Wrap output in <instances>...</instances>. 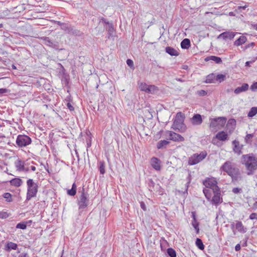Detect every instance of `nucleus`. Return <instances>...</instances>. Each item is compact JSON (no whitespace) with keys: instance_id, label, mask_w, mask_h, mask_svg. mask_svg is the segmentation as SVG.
<instances>
[{"instance_id":"obj_11","label":"nucleus","mask_w":257,"mask_h":257,"mask_svg":"<svg viewBox=\"0 0 257 257\" xmlns=\"http://www.w3.org/2000/svg\"><path fill=\"white\" fill-rule=\"evenodd\" d=\"M169 134V140L174 142H183L184 138L180 135L177 134L172 131H168Z\"/></svg>"},{"instance_id":"obj_7","label":"nucleus","mask_w":257,"mask_h":257,"mask_svg":"<svg viewBox=\"0 0 257 257\" xmlns=\"http://www.w3.org/2000/svg\"><path fill=\"white\" fill-rule=\"evenodd\" d=\"M77 203L78 205L79 210L83 211L87 208L89 205V196H85L84 194L80 195L77 200Z\"/></svg>"},{"instance_id":"obj_8","label":"nucleus","mask_w":257,"mask_h":257,"mask_svg":"<svg viewBox=\"0 0 257 257\" xmlns=\"http://www.w3.org/2000/svg\"><path fill=\"white\" fill-rule=\"evenodd\" d=\"M203 184L208 188H210L212 190V191H214L218 188L219 187L217 186V182L214 178H207L205 180L203 181Z\"/></svg>"},{"instance_id":"obj_17","label":"nucleus","mask_w":257,"mask_h":257,"mask_svg":"<svg viewBox=\"0 0 257 257\" xmlns=\"http://www.w3.org/2000/svg\"><path fill=\"white\" fill-rule=\"evenodd\" d=\"M235 36L234 33H221L218 37L217 39H222L225 41L232 39Z\"/></svg>"},{"instance_id":"obj_48","label":"nucleus","mask_w":257,"mask_h":257,"mask_svg":"<svg viewBox=\"0 0 257 257\" xmlns=\"http://www.w3.org/2000/svg\"><path fill=\"white\" fill-rule=\"evenodd\" d=\"M126 64L129 67H130V68L134 69L135 67L134 65V62L132 60L130 59H127Z\"/></svg>"},{"instance_id":"obj_29","label":"nucleus","mask_w":257,"mask_h":257,"mask_svg":"<svg viewBox=\"0 0 257 257\" xmlns=\"http://www.w3.org/2000/svg\"><path fill=\"white\" fill-rule=\"evenodd\" d=\"M246 38L244 36H241L239 37L238 39H237L235 42H234V45L236 46H240L242 44H244L246 41Z\"/></svg>"},{"instance_id":"obj_34","label":"nucleus","mask_w":257,"mask_h":257,"mask_svg":"<svg viewBox=\"0 0 257 257\" xmlns=\"http://www.w3.org/2000/svg\"><path fill=\"white\" fill-rule=\"evenodd\" d=\"M226 76L225 75L219 74H217L216 76L215 75V82H221L225 80Z\"/></svg>"},{"instance_id":"obj_41","label":"nucleus","mask_w":257,"mask_h":257,"mask_svg":"<svg viewBox=\"0 0 257 257\" xmlns=\"http://www.w3.org/2000/svg\"><path fill=\"white\" fill-rule=\"evenodd\" d=\"M236 125V120L233 118L229 119L227 123V126L228 127L229 125L232 126V128H234V126Z\"/></svg>"},{"instance_id":"obj_44","label":"nucleus","mask_w":257,"mask_h":257,"mask_svg":"<svg viewBox=\"0 0 257 257\" xmlns=\"http://www.w3.org/2000/svg\"><path fill=\"white\" fill-rule=\"evenodd\" d=\"M7 36H2L3 37V40L5 41L6 43H8L9 42H11L12 40L10 38L11 35L10 33H7Z\"/></svg>"},{"instance_id":"obj_19","label":"nucleus","mask_w":257,"mask_h":257,"mask_svg":"<svg viewBox=\"0 0 257 257\" xmlns=\"http://www.w3.org/2000/svg\"><path fill=\"white\" fill-rule=\"evenodd\" d=\"M216 138L221 141H225L228 140V135L224 131L218 132L216 135Z\"/></svg>"},{"instance_id":"obj_6","label":"nucleus","mask_w":257,"mask_h":257,"mask_svg":"<svg viewBox=\"0 0 257 257\" xmlns=\"http://www.w3.org/2000/svg\"><path fill=\"white\" fill-rule=\"evenodd\" d=\"M16 143L19 147L22 148L31 144L32 140L27 135H19L17 136Z\"/></svg>"},{"instance_id":"obj_57","label":"nucleus","mask_w":257,"mask_h":257,"mask_svg":"<svg viewBox=\"0 0 257 257\" xmlns=\"http://www.w3.org/2000/svg\"><path fill=\"white\" fill-rule=\"evenodd\" d=\"M191 217L193 218L192 221H197L195 212H192Z\"/></svg>"},{"instance_id":"obj_24","label":"nucleus","mask_w":257,"mask_h":257,"mask_svg":"<svg viewBox=\"0 0 257 257\" xmlns=\"http://www.w3.org/2000/svg\"><path fill=\"white\" fill-rule=\"evenodd\" d=\"M10 184L15 187H20L23 183V181L19 178H15L12 179L10 181Z\"/></svg>"},{"instance_id":"obj_43","label":"nucleus","mask_w":257,"mask_h":257,"mask_svg":"<svg viewBox=\"0 0 257 257\" xmlns=\"http://www.w3.org/2000/svg\"><path fill=\"white\" fill-rule=\"evenodd\" d=\"M199 222L197 221H192V225L196 231V233H198L199 231Z\"/></svg>"},{"instance_id":"obj_49","label":"nucleus","mask_w":257,"mask_h":257,"mask_svg":"<svg viewBox=\"0 0 257 257\" xmlns=\"http://www.w3.org/2000/svg\"><path fill=\"white\" fill-rule=\"evenodd\" d=\"M1 13L2 14V16H3V17H4L6 19L9 16L10 14V11H9L8 10H6Z\"/></svg>"},{"instance_id":"obj_37","label":"nucleus","mask_w":257,"mask_h":257,"mask_svg":"<svg viewBox=\"0 0 257 257\" xmlns=\"http://www.w3.org/2000/svg\"><path fill=\"white\" fill-rule=\"evenodd\" d=\"M167 252L170 257H176L177 256L176 251L172 248H168Z\"/></svg>"},{"instance_id":"obj_58","label":"nucleus","mask_w":257,"mask_h":257,"mask_svg":"<svg viewBox=\"0 0 257 257\" xmlns=\"http://www.w3.org/2000/svg\"><path fill=\"white\" fill-rule=\"evenodd\" d=\"M8 92V90L6 88H0V94L7 93Z\"/></svg>"},{"instance_id":"obj_3","label":"nucleus","mask_w":257,"mask_h":257,"mask_svg":"<svg viewBox=\"0 0 257 257\" xmlns=\"http://www.w3.org/2000/svg\"><path fill=\"white\" fill-rule=\"evenodd\" d=\"M184 119L185 115L184 114L181 112L177 113L171 128L181 133L185 132L186 126L184 123Z\"/></svg>"},{"instance_id":"obj_16","label":"nucleus","mask_w":257,"mask_h":257,"mask_svg":"<svg viewBox=\"0 0 257 257\" xmlns=\"http://www.w3.org/2000/svg\"><path fill=\"white\" fill-rule=\"evenodd\" d=\"M151 165L156 170L159 171L161 169L160 160L156 157L151 159Z\"/></svg>"},{"instance_id":"obj_64","label":"nucleus","mask_w":257,"mask_h":257,"mask_svg":"<svg viewBox=\"0 0 257 257\" xmlns=\"http://www.w3.org/2000/svg\"><path fill=\"white\" fill-rule=\"evenodd\" d=\"M252 28L255 30L256 31H257V24H254V25H252Z\"/></svg>"},{"instance_id":"obj_63","label":"nucleus","mask_w":257,"mask_h":257,"mask_svg":"<svg viewBox=\"0 0 257 257\" xmlns=\"http://www.w3.org/2000/svg\"><path fill=\"white\" fill-rule=\"evenodd\" d=\"M19 257H29L27 253H22L19 256Z\"/></svg>"},{"instance_id":"obj_55","label":"nucleus","mask_w":257,"mask_h":257,"mask_svg":"<svg viewBox=\"0 0 257 257\" xmlns=\"http://www.w3.org/2000/svg\"><path fill=\"white\" fill-rule=\"evenodd\" d=\"M66 105L70 111H73L74 110V107L70 102H67Z\"/></svg>"},{"instance_id":"obj_62","label":"nucleus","mask_w":257,"mask_h":257,"mask_svg":"<svg viewBox=\"0 0 257 257\" xmlns=\"http://www.w3.org/2000/svg\"><path fill=\"white\" fill-rule=\"evenodd\" d=\"M248 7V5H245L244 6H238L237 7V10H240L241 9L245 10L247 7Z\"/></svg>"},{"instance_id":"obj_5","label":"nucleus","mask_w":257,"mask_h":257,"mask_svg":"<svg viewBox=\"0 0 257 257\" xmlns=\"http://www.w3.org/2000/svg\"><path fill=\"white\" fill-rule=\"evenodd\" d=\"M207 156L206 151L201 152L199 154H194L188 159V164L189 165H194L202 161Z\"/></svg>"},{"instance_id":"obj_9","label":"nucleus","mask_w":257,"mask_h":257,"mask_svg":"<svg viewBox=\"0 0 257 257\" xmlns=\"http://www.w3.org/2000/svg\"><path fill=\"white\" fill-rule=\"evenodd\" d=\"M226 122V118L224 117H218L211 119L210 127L215 128L219 125H223Z\"/></svg>"},{"instance_id":"obj_23","label":"nucleus","mask_w":257,"mask_h":257,"mask_svg":"<svg viewBox=\"0 0 257 257\" xmlns=\"http://www.w3.org/2000/svg\"><path fill=\"white\" fill-rule=\"evenodd\" d=\"M236 229L240 232L245 233L246 232V228L244 227L242 222L239 221H237L235 224Z\"/></svg>"},{"instance_id":"obj_50","label":"nucleus","mask_w":257,"mask_h":257,"mask_svg":"<svg viewBox=\"0 0 257 257\" xmlns=\"http://www.w3.org/2000/svg\"><path fill=\"white\" fill-rule=\"evenodd\" d=\"M44 40L46 41V44L48 46H51L52 45V42L49 40V38L48 37H44L43 38Z\"/></svg>"},{"instance_id":"obj_46","label":"nucleus","mask_w":257,"mask_h":257,"mask_svg":"<svg viewBox=\"0 0 257 257\" xmlns=\"http://www.w3.org/2000/svg\"><path fill=\"white\" fill-rule=\"evenodd\" d=\"M78 193L80 194V195H82L83 194H84L85 196H89V194H88L87 192L85 191L84 186L82 187L81 189H79L78 191Z\"/></svg>"},{"instance_id":"obj_32","label":"nucleus","mask_w":257,"mask_h":257,"mask_svg":"<svg viewBox=\"0 0 257 257\" xmlns=\"http://www.w3.org/2000/svg\"><path fill=\"white\" fill-rule=\"evenodd\" d=\"M195 243L198 248L200 250H203L204 249V245L201 239L197 238L196 239Z\"/></svg>"},{"instance_id":"obj_45","label":"nucleus","mask_w":257,"mask_h":257,"mask_svg":"<svg viewBox=\"0 0 257 257\" xmlns=\"http://www.w3.org/2000/svg\"><path fill=\"white\" fill-rule=\"evenodd\" d=\"M253 137V134H247L245 138V140L246 143H249L251 142L250 140Z\"/></svg>"},{"instance_id":"obj_26","label":"nucleus","mask_w":257,"mask_h":257,"mask_svg":"<svg viewBox=\"0 0 257 257\" xmlns=\"http://www.w3.org/2000/svg\"><path fill=\"white\" fill-rule=\"evenodd\" d=\"M59 24L60 25L61 29L67 32H71V31H73V29L70 25L67 23H62L60 24V23L59 22Z\"/></svg>"},{"instance_id":"obj_33","label":"nucleus","mask_w":257,"mask_h":257,"mask_svg":"<svg viewBox=\"0 0 257 257\" xmlns=\"http://www.w3.org/2000/svg\"><path fill=\"white\" fill-rule=\"evenodd\" d=\"M203 192L206 199L208 200H210L212 196L211 191L209 189L204 188Z\"/></svg>"},{"instance_id":"obj_36","label":"nucleus","mask_w":257,"mask_h":257,"mask_svg":"<svg viewBox=\"0 0 257 257\" xmlns=\"http://www.w3.org/2000/svg\"><path fill=\"white\" fill-rule=\"evenodd\" d=\"M21 31H26V32H30L32 31V29L31 25L28 24H25L21 27Z\"/></svg>"},{"instance_id":"obj_60","label":"nucleus","mask_w":257,"mask_h":257,"mask_svg":"<svg viewBox=\"0 0 257 257\" xmlns=\"http://www.w3.org/2000/svg\"><path fill=\"white\" fill-rule=\"evenodd\" d=\"M241 249L240 245V244L238 243L235 246V250L236 251H239Z\"/></svg>"},{"instance_id":"obj_40","label":"nucleus","mask_w":257,"mask_h":257,"mask_svg":"<svg viewBox=\"0 0 257 257\" xmlns=\"http://www.w3.org/2000/svg\"><path fill=\"white\" fill-rule=\"evenodd\" d=\"M12 194L10 193L7 192L3 194V197L6 199V201L9 202H12Z\"/></svg>"},{"instance_id":"obj_21","label":"nucleus","mask_w":257,"mask_h":257,"mask_svg":"<svg viewBox=\"0 0 257 257\" xmlns=\"http://www.w3.org/2000/svg\"><path fill=\"white\" fill-rule=\"evenodd\" d=\"M205 61L207 62L210 60L213 61L216 64H221L222 62V59L220 57L215 56H209L204 59Z\"/></svg>"},{"instance_id":"obj_31","label":"nucleus","mask_w":257,"mask_h":257,"mask_svg":"<svg viewBox=\"0 0 257 257\" xmlns=\"http://www.w3.org/2000/svg\"><path fill=\"white\" fill-rule=\"evenodd\" d=\"M16 167L17 168V170L20 172L23 171L24 168V163L21 160H18L15 163Z\"/></svg>"},{"instance_id":"obj_53","label":"nucleus","mask_w":257,"mask_h":257,"mask_svg":"<svg viewBox=\"0 0 257 257\" xmlns=\"http://www.w3.org/2000/svg\"><path fill=\"white\" fill-rule=\"evenodd\" d=\"M207 93V92L204 90H201L198 91V94L200 96H205Z\"/></svg>"},{"instance_id":"obj_47","label":"nucleus","mask_w":257,"mask_h":257,"mask_svg":"<svg viewBox=\"0 0 257 257\" xmlns=\"http://www.w3.org/2000/svg\"><path fill=\"white\" fill-rule=\"evenodd\" d=\"M148 186L149 187V190L152 191L155 186V183L152 180V179L150 180L149 182L148 183Z\"/></svg>"},{"instance_id":"obj_52","label":"nucleus","mask_w":257,"mask_h":257,"mask_svg":"<svg viewBox=\"0 0 257 257\" xmlns=\"http://www.w3.org/2000/svg\"><path fill=\"white\" fill-rule=\"evenodd\" d=\"M249 219L251 220L257 219V213H252L249 215Z\"/></svg>"},{"instance_id":"obj_10","label":"nucleus","mask_w":257,"mask_h":257,"mask_svg":"<svg viewBox=\"0 0 257 257\" xmlns=\"http://www.w3.org/2000/svg\"><path fill=\"white\" fill-rule=\"evenodd\" d=\"M213 192L214 193V196H213L212 199H210L212 203L215 205H218L221 203L222 202V199L220 197V189H216V190L213 191Z\"/></svg>"},{"instance_id":"obj_20","label":"nucleus","mask_w":257,"mask_h":257,"mask_svg":"<svg viewBox=\"0 0 257 257\" xmlns=\"http://www.w3.org/2000/svg\"><path fill=\"white\" fill-rule=\"evenodd\" d=\"M155 88L154 85H148L146 83H141L139 85L141 90L144 91L146 92H152L151 88Z\"/></svg>"},{"instance_id":"obj_13","label":"nucleus","mask_w":257,"mask_h":257,"mask_svg":"<svg viewBox=\"0 0 257 257\" xmlns=\"http://www.w3.org/2000/svg\"><path fill=\"white\" fill-rule=\"evenodd\" d=\"M232 143L233 145V151L234 152L238 155H241L242 153V150L243 146L240 145L239 142L237 140H234Z\"/></svg>"},{"instance_id":"obj_15","label":"nucleus","mask_w":257,"mask_h":257,"mask_svg":"<svg viewBox=\"0 0 257 257\" xmlns=\"http://www.w3.org/2000/svg\"><path fill=\"white\" fill-rule=\"evenodd\" d=\"M249 88V85L247 83H243L240 87H238L234 90V92L236 94H238L241 92L246 91Z\"/></svg>"},{"instance_id":"obj_12","label":"nucleus","mask_w":257,"mask_h":257,"mask_svg":"<svg viewBox=\"0 0 257 257\" xmlns=\"http://www.w3.org/2000/svg\"><path fill=\"white\" fill-rule=\"evenodd\" d=\"M100 23L103 25L104 28L108 32H113L114 30V26L112 23L107 21L105 19L102 18L100 21Z\"/></svg>"},{"instance_id":"obj_38","label":"nucleus","mask_w":257,"mask_h":257,"mask_svg":"<svg viewBox=\"0 0 257 257\" xmlns=\"http://www.w3.org/2000/svg\"><path fill=\"white\" fill-rule=\"evenodd\" d=\"M257 113V107H252L251 108L249 112L248 113V116L251 117L254 116Z\"/></svg>"},{"instance_id":"obj_59","label":"nucleus","mask_w":257,"mask_h":257,"mask_svg":"<svg viewBox=\"0 0 257 257\" xmlns=\"http://www.w3.org/2000/svg\"><path fill=\"white\" fill-rule=\"evenodd\" d=\"M187 180H188V182H187V188H188V184L190 183V182H191V176L190 174H188V177H187Z\"/></svg>"},{"instance_id":"obj_39","label":"nucleus","mask_w":257,"mask_h":257,"mask_svg":"<svg viewBox=\"0 0 257 257\" xmlns=\"http://www.w3.org/2000/svg\"><path fill=\"white\" fill-rule=\"evenodd\" d=\"M27 222L23 221L18 223L16 225V228L22 229H25L27 228Z\"/></svg>"},{"instance_id":"obj_30","label":"nucleus","mask_w":257,"mask_h":257,"mask_svg":"<svg viewBox=\"0 0 257 257\" xmlns=\"http://www.w3.org/2000/svg\"><path fill=\"white\" fill-rule=\"evenodd\" d=\"M204 82L206 83H215V75L214 73H211L206 76V79Z\"/></svg>"},{"instance_id":"obj_61","label":"nucleus","mask_w":257,"mask_h":257,"mask_svg":"<svg viewBox=\"0 0 257 257\" xmlns=\"http://www.w3.org/2000/svg\"><path fill=\"white\" fill-rule=\"evenodd\" d=\"M254 61H255V60H251V61L246 62V63H245V66H250V64H252Z\"/></svg>"},{"instance_id":"obj_54","label":"nucleus","mask_w":257,"mask_h":257,"mask_svg":"<svg viewBox=\"0 0 257 257\" xmlns=\"http://www.w3.org/2000/svg\"><path fill=\"white\" fill-rule=\"evenodd\" d=\"M241 191V189L239 188H234L232 189V192L235 194H237Z\"/></svg>"},{"instance_id":"obj_2","label":"nucleus","mask_w":257,"mask_h":257,"mask_svg":"<svg viewBox=\"0 0 257 257\" xmlns=\"http://www.w3.org/2000/svg\"><path fill=\"white\" fill-rule=\"evenodd\" d=\"M241 163L244 165L247 175H252L257 170V158L253 154L243 155L241 156Z\"/></svg>"},{"instance_id":"obj_1","label":"nucleus","mask_w":257,"mask_h":257,"mask_svg":"<svg viewBox=\"0 0 257 257\" xmlns=\"http://www.w3.org/2000/svg\"><path fill=\"white\" fill-rule=\"evenodd\" d=\"M220 170L231 177V181L234 184L242 179L239 169L235 167L230 161H226L221 167Z\"/></svg>"},{"instance_id":"obj_28","label":"nucleus","mask_w":257,"mask_h":257,"mask_svg":"<svg viewBox=\"0 0 257 257\" xmlns=\"http://www.w3.org/2000/svg\"><path fill=\"white\" fill-rule=\"evenodd\" d=\"M77 190V186L75 183L72 184V188L70 189H68L67 191V194L71 196H74L76 195Z\"/></svg>"},{"instance_id":"obj_14","label":"nucleus","mask_w":257,"mask_h":257,"mask_svg":"<svg viewBox=\"0 0 257 257\" xmlns=\"http://www.w3.org/2000/svg\"><path fill=\"white\" fill-rule=\"evenodd\" d=\"M191 121L193 125H200L202 123L203 120L200 114H195L191 119Z\"/></svg>"},{"instance_id":"obj_27","label":"nucleus","mask_w":257,"mask_h":257,"mask_svg":"<svg viewBox=\"0 0 257 257\" xmlns=\"http://www.w3.org/2000/svg\"><path fill=\"white\" fill-rule=\"evenodd\" d=\"M170 144V142L167 140H161L158 142L157 148L158 149H162L166 148V146Z\"/></svg>"},{"instance_id":"obj_4","label":"nucleus","mask_w":257,"mask_h":257,"mask_svg":"<svg viewBox=\"0 0 257 257\" xmlns=\"http://www.w3.org/2000/svg\"><path fill=\"white\" fill-rule=\"evenodd\" d=\"M27 192L26 201L30 200L32 198L36 196L38 191V185L32 179H29L27 181Z\"/></svg>"},{"instance_id":"obj_18","label":"nucleus","mask_w":257,"mask_h":257,"mask_svg":"<svg viewBox=\"0 0 257 257\" xmlns=\"http://www.w3.org/2000/svg\"><path fill=\"white\" fill-rule=\"evenodd\" d=\"M165 52L171 56H178L180 54L177 50L170 46L165 48Z\"/></svg>"},{"instance_id":"obj_35","label":"nucleus","mask_w":257,"mask_h":257,"mask_svg":"<svg viewBox=\"0 0 257 257\" xmlns=\"http://www.w3.org/2000/svg\"><path fill=\"white\" fill-rule=\"evenodd\" d=\"M99 170L101 174L103 175L105 173V163L104 161H100L99 162Z\"/></svg>"},{"instance_id":"obj_51","label":"nucleus","mask_w":257,"mask_h":257,"mask_svg":"<svg viewBox=\"0 0 257 257\" xmlns=\"http://www.w3.org/2000/svg\"><path fill=\"white\" fill-rule=\"evenodd\" d=\"M250 89L253 91H254L257 89V82L253 83L250 86Z\"/></svg>"},{"instance_id":"obj_56","label":"nucleus","mask_w":257,"mask_h":257,"mask_svg":"<svg viewBox=\"0 0 257 257\" xmlns=\"http://www.w3.org/2000/svg\"><path fill=\"white\" fill-rule=\"evenodd\" d=\"M140 206H141V208L143 210L146 211L147 210V208H146V205H145V203L144 202H141L140 203Z\"/></svg>"},{"instance_id":"obj_25","label":"nucleus","mask_w":257,"mask_h":257,"mask_svg":"<svg viewBox=\"0 0 257 257\" xmlns=\"http://www.w3.org/2000/svg\"><path fill=\"white\" fill-rule=\"evenodd\" d=\"M191 46L190 40L185 38L181 43V47L183 49H188Z\"/></svg>"},{"instance_id":"obj_22","label":"nucleus","mask_w":257,"mask_h":257,"mask_svg":"<svg viewBox=\"0 0 257 257\" xmlns=\"http://www.w3.org/2000/svg\"><path fill=\"white\" fill-rule=\"evenodd\" d=\"M18 248V245L13 242L9 241L5 246V250L7 251H10L11 250H16Z\"/></svg>"},{"instance_id":"obj_42","label":"nucleus","mask_w":257,"mask_h":257,"mask_svg":"<svg viewBox=\"0 0 257 257\" xmlns=\"http://www.w3.org/2000/svg\"><path fill=\"white\" fill-rule=\"evenodd\" d=\"M10 215V213L5 211H0V218L6 219Z\"/></svg>"}]
</instances>
